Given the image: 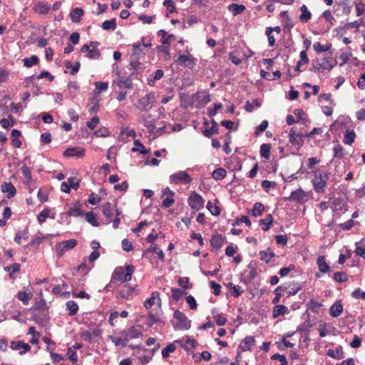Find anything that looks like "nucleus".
Instances as JSON below:
<instances>
[{"mask_svg": "<svg viewBox=\"0 0 365 365\" xmlns=\"http://www.w3.org/2000/svg\"><path fill=\"white\" fill-rule=\"evenodd\" d=\"M11 349L13 350H19V354L23 355L26 352L30 351L31 346L28 344L21 341H13L11 342Z\"/></svg>", "mask_w": 365, "mask_h": 365, "instance_id": "nucleus-12", "label": "nucleus"}, {"mask_svg": "<svg viewBox=\"0 0 365 365\" xmlns=\"http://www.w3.org/2000/svg\"><path fill=\"white\" fill-rule=\"evenodd\" d=\"M173 317L177 321V324H173L175 330H187L190 329L191 320L183 312L176 310L173 314Z\"/></svg>", "mask_w": 365, "mask_h": 365, "instance_id": "nucleus-2", "label": "nucleus"}, {"mask_svg": "<svg viewBox=\"0 0 365 365\" xmlns=\"http://www.w3.org/2000/svg\"><path fill=\"white\" fill-rule=\"evenodd\" d=\"M63 155L66 157H77L81 158L85 155V150L78 147H71L64 151Z\"/></svg>", "mask_w": 365, "mask_h": 365, "instance_id": "nucleus-11", "label": "nucleus"}, {"mask_svg": "<svg viewBox=\"0 0 365 365\" xmlns=\"http://www.w3.org/2000/svg\"><path fill=\"white\" fill-rule=\"evenodd\" d=\"M226 175L227 171L225 170V169L222 168L215 169L212 173V178L216 180H220L224 179L226 177Z\"/></svg>", "mask_w": 365, "mask_h": 365, "instance_id": "nucleus-36", "label": "nucleus"}, {"mask_svg": "<svg viewBox=\"0 0 365 365\" xmlns=\"http://www.w3.org/2000/svg\"><path fill=\"white\" fill-rule=\"evenodd\" d=\"M321 63L322 66V69L330 71L334 66L335 61L332 59L331 57H324L321 58Z\"/></svg>", "mask_w": 365, "mask_h": 365, "instance_id": "nucleus-31", "label": "nucleus"}, {"mask_svg": "<svg viewBox=\"0 0 365 365\" xmlns=\"http://www.w3.org/2000/svg\"><path fill=\"white\" fill-rule=\"evenodd\" d=\"M103 213L107 218H110L113 216V207L112 204L109 202H106L103 205Z\"/></svg>", "mask_w": 365, "mask_h": 365, "instance_id": "nucleus-47", "label": "nucleus"}, {"mask_svg": "<svg viewBox=\"0 0 365 365\" xmlns=\"http://www.w3.org/2000/svg\"><path fill=\"white\" fill-rule=\"evenodd\" d=\"M342 9V14L349 15L351 11V6L349 4L347 1H341L339 3H336L334 7V11L336 12L339 7Z\"/></svg>", "mask_w": 365, "mask_h": 365, "instance_id": "nucleus-24", "label": "nucleus"}, {"mask_svg": "<svg viewBox=\"0 0 365 365\" xmlns=\"http://www.w3.org/2000/svg\"><path fill=\"white\" fill-rule=\"evenodd\" d=\"M34 320L41 327H44L49 318L48 314V310H41L34 312Z\"/></svg>", "mask_w": 365, "mask_h": 365, "instance_id": "nucleus-9", "label": "nucleus"}, {"mask_svg": "<svg viewBox=\"0 0 365 365\" xmlns=\"http://www.w3.org/2000/svg\"><path fill=\"white\" fill-rule=\"evenodd\" d=\"M305 314L307 317V319L302 324H301L299 327H297V332H301V333L304 332L306 331V329L307 328H309L312 327V324H310V321L309 319V312L307 311H306L304 315H305Z\"/></svg>", "mask_w": 365, "mask_h": 365, "instance_id": "nucleus-53", "label": "nucleus"}, {"mask_svg": "<svg viewBox=\"0 0 365 365\" xmlns=\"http://www.w3.org/2000/svg\"><path fill=\"white\" fill-rule=\"evenodd\" d=\"M21 133L17 129L12 130L11 133V144L15 148H20L21 145V141L19 139L21 136Z\"/></svg>", "mask_w": 365, "mask_h": 365, "instance_id": "nucleus-25", "label": "nucleus"}, {"mask_svg": "<svg viewBox=\"0 0 365 365\" xmlns=\"http://www.w3.org/2000/svg\"><path fill=\"white\" fill-rule=\"evenodd\" d=\"M304 197L305 192L302 190V188H299L296 191H292L290 195L288 197H286V200L301 202L304 200Z\"/></svg>", "mask_w": 365, "mask_h": 365, "instance_id": "nucleus-14", "label": "nucleus"}, {"mask_svg": "<svg viewBox=\"0 0 365 365\" xmlns=\"http://www.w3.org/2000/svg\"><path fill=\"white\" fill-rule=\"evenodd\" d=\"M143 124L148 128L150 134H154L156 128L155 121L152 118L150 114L145 115L143 116Z\"/></svg>", "mask_w": 365, "mask_h": 365, "instance_id": "nucleus-13", "label": "nucleus"}, {"mask_svg": "<svg viewBox=\"0 0 365 365\" xmlns=\"http://www.w3.org/2000/svg\"><path fill=\"white\" fill-rule=\"evenodd\" d=\"M134 145L135 147L132 148V151H139L141 154H148L150 152V150H146L138 140L134 141Z\"/></svg>", "mask_w": 365, "mask_h": 365, "instance_id": "nucleus-45", "label": "nucleus"}, {"mask_svg": "<svg viewBox=\"0 0 365 365\" xmlns=\"http://www.w3.org/2000/svg\"><path fill=\"white\" fill-rule=\"evenodd\" d=\"M120 334L128 336L129 339H136L142 334L139 330L135 328V327H131L128 329V330L123 331Z\"/></svg>", "mask_w": 365, "mask_h": 365, "instance_id": "nucleus-27", "label": "nucleus"}, {"mask_svg": "<svg viewBox=\"0 0 365 365\" xmlns=\"http://www.w3.org/2000/svg\"><path fill=\"white\" fill-rule=\"evenodd\" d=\"M317 264L321 273H327L331 269V267L326 262V257L324 255H320L318 257L317 259Z\"/></svg>", "mask_w": 365, "mask_h": 365, "instance_id": "nucleus-15", "label": "nucleus"}, {"mask_svg": "<svg viewBox=\"0 0 365 365\" xmlns=\"http://www.w3.org/2000/svg\"><path fill=\"white\" fill-rule=\"evenodd\" d=\"M148 317L149 322L147 323V325L149 327H151L155 323L161 322L160 317H158L157 315L153 314L152 312H150L148 314Z\"/></svg>", "mask_w": 365, "mask_h": 365, "instance_id": "nucleus-60", "label": "nucleus"}, {"mask_svg": "<svg viewBox=\"0 0 365 365\" xmlns=\"http://www.w3.org/2000/svg\"><path fill=\"white\" fill-rule=\"evenodd\" d=\"M259 255L260 259L267 264L269 263L271 259L275 257V253L272 252L270 248H267L266 250L259 251Z\"/></svg>", "mask_w": 365, "mask_h": 365, "instance_id": "nucleus-21", "label": "nucleus"}, {"mask_svg": "<svg viewBox=\"0 0 365 365\" xmlns=\"http://www.w3.org/2000/svg\"><path fill=\"white\" fill-rule=\"evenodd\" d=\"M195 58H192L185 55H180L178 58L177 63L180 65H186L187 63H188V65H191L195 63Z\"/></svg>", "mask_w": 365, "mask_h": 365, "instance_id": "nucleus-44", "label": "nucleus"}, {"mask_svg": "<svg viewBox=\"0 0 365 365\" xmlns=\"http://www.w3.org/2000/svg\"><path fill=\"white\" fill-rule=\"evenodd\" d=\"M135 293V288L129 285L124 286L118 292V297L128 299Z\"/></svg>", "mask_w": 365, "mask_h": 365, "instance_id": "nucleus-20", "label": "nucleus"}, {"mask_svg": "<svg viewBox=\"0 0 365 365\" xmlns=\"http://www.w3.org/2000/svg\"><path fill=\"white\" fill-rule=\"evenodd\" d=\"M334 157L338 158H342L344 156V148L340 145L334 146Z\"/></svg>", "mask_w": 365, "mask_h": 365, "instance_id": "nucleus-62", "label": "nucleus"}, {"mask_svg": "<svg viewBox=\"0 0 365 365\" xmlns=\"http://www.w3.org/2000/svg\"><path fill=\"white\" fill-rule=\"evenodd\" d=\"M288 312V308L284 305L277 304L274 306L272 311V317L274 319L278 317L279 316L284 315Z\"/></svg>", "mask_w": 365, "mask_h": 365, "instance_id": "nucleus-28", "label": "nucleus"}, {"mask_svg": "<svg viewBox=\"0 0 365 365\" xmlns=\"http://www.w3.org/2000/svg\"><path fill=\"white\" fill-rule=\"evenodd\" d=\"M327 355L335 359H341L344 358V353L341 345H338L336 347L335 351L334 349H329L327 352Z\"/></svg>", "mask_w": 365, "mask_h": 365, "instance_id": "nucleus-17", "label": "nucleus"}, {"mask_svg": "<svg viewBox=\"0 0 365 365\" xmlns=\"http://www.w3.org/2000/svg\"><path fill=\"white\" fill-rule=\"evenodd\" d=\"M351 297L355 299H365V292L361 291L359 288H357L351 293Z\"/></svg>", "mask_w": 365, "mask_h": 365, "instance_id": "nucleus-64", "label": "nucleus"}, {"mask_svg": "<svg viewBox=\"0 0 365 365\" xmlns=\"http://www.w3.org/2000/svg\"><path fill=\"white\" fill-rule=\"evenodd\" d=\"M95 93H100L102 91H106L108 88V83L97 81L95 83Z\"/></svg>", "mask_w": 365, "mask_h": 365, "instance_id": "nucleus-50", "label": "nucleus"}, {"mask_svg": "<svg viewBox=\"0 0 365 365\" xmlns=\"http://www.w3.org/2000/svg\"><path fill=\"white\" fill-rule=\"evenodd\" d=\"M16 123V120L11 115H9V119L2 118L0 120V125L4 128H9Z\"/></svg>", "mask_w": 365, "mask_h": 365, "instance_id": "nucleus-43", "label": "nucleus"}, {"mask_svg": "<svg viewBox=\"0 0 365 365\" xmlns=\"http://www.w3.org/2000/svg\"><path fill=\"white\" fill-rule=\"evenodd\" d=\"M299 56H300L301 59H300V61H299L297 63V66L294 68L295 71H297V72L300 71V66L302 64H306V63H308V62H309V58L307 57L306 51H302L300 52Z\"/></svg>", "mask_w": 365, "mask_h": 365, "instance_id": "nucleus-35", "label": "nucleus"}, {"mask_svg": "<svg viewBox=\"0 0 365 365\" xmlns=\"http://www.w3.org/2000/svg\"><path fill=\"white\" fill-rule=\"evenodd\" d=\"M273 222V217L271 214L267 215L264 219H261L259 221V224L264 225L262 230L266 232L270 229V227Z\"/></svg>", "mask_w": 365, "mask_h": 365, "instance_id": "nucleus-26", "label": "nucleus"}, {"mask_svg": "<svg viewBox=\"0 0 365 365\" xmlns=\"http://www.w3.org/2000/svg\"><path fill=\"white\" fill-rule=\"evenodd\" d=\"M264 210V206L262 203L257 202L254 204L252 210V215L254 217H258L262 215V212Z\"/></svg>", "mask_w": 365, "mask_h": 365, "instance_id": "nucleus-34", "label": "nucleus"}, {"mask_svg": "<svg viewBox=\"0 0 365 365\" xmlns=\"http://www.w3.org/2000/svg\"><path fill=\"white\" fill-rule=\"evenodd\" d=\"M188 204L190 207L195 211H198L204 206V200L195 191H192L187 199Z\"/></svg>", "mask_w": 365, "mask_h": 365, "instance_id": "nucleus-5", "label": "nucleus"}, {"mask_svg": "<svg viewBox=\"0 0 365 365\" xmlns=\"http://www.w3.org/2000/svg\"><path fill=\"white\" fill-rule=\"evenodd\" d=\"M39 61L38 57L36 55H33L29 58H25L23 59L24 66L30 68L34 65H36Z\"/></svg>", "mask_w": 365, "mask_h": 365, "instance_id": "nucleus-37", "label": "nucleus"}, {"mask_svg": "<svg viewBox=\"0 0 365 365\" xmlns=\"http://www.w3.org/2000/svg\"><path fill=\"white\" fill-rule=\"evenodd\" d=\"M68 215L73 217H82L84 215V212L82 211L79 207H74L70 208Z\"/></svg>", "mask_w": 365, "mask_h": 365, "instance_id": "nucleus-57", "label": "nucleus"}, {"mask_svg": "<svg viewBox=\"0 0 365 365\" xmlns=\"http://www.w3.org/2000/svg\"><path fill=\"white\" fill-rule=\"evenodd\" d=\"M176 349V346L174 343L169 344L166 347H165L162 350V356L163 358H168L170 353L175 351Z\"/></svg>", "mask_w": 365, "mask_h": 365, "instance_id": "nucleus-48", "label": "nucleus"}, {"mask_svg": "<svg viewBox=\"0 0 365 365\" xmlns=\"http://www.w3.org/2000/svg\"><path fill=\"white\" fill-rule=\"evenodd\" d=\"M333 278L337 282H344L348 280V275L344 272H336L334 274Z\"/></svg>", "mask_w": 365, "mask_h": 365, "instance_id": "nucleus-51", "label": "nucleus"}, {"mask_svg": "<svg viewBox=\"0 0 365 365\" xmlns=\"http://www.w3.org/2000/svg\"><path fill=\"white\" fill-rule=\"evenodd\" d=\"M171 291L173 299L175 301H178L182 297V294H185L184 291L178 288H172Z\"/></svg>", "mask_w": 365, "mask_h": 365, "instance_id": "nucleus-63", "label": "nucleus"}, {"mask_svg": "<svg viewBox=\"0 0 365 365\" xmlns=\"http://www.w3.org/2000/svg\"><path fill=\"white\" fill-rule=\"evenodd\" d=\"M314 179L312 180L314 190L318 193L324 192V188L326 185L328 176L327 173H321L319 170L314 171Z\"/></svg>", "mask_w": 365, "mask_h": 365, "instance_id": "nucleus-3", "label": "nucleus"}, {"mask_svg": "<svg viewBox=\"0 0 365 365\" xmlns=\"http://www.w3.org/2000/svg\"><path fill=\"white\" fill-rule=\"evenodd\" d=\"M68 89L70 90V94L72 98H74L76 96V93L73 91L72 90L73 89L74 91H78L79 89V86L78 85L77 82L76 81H69L68 83Z\"/></svg>", "mask_w": 365, "mask_h": 365, "instance_id": "nucleus-61", "label": "nucleus"}, {"mask_svg": "<svg viewBox=\"0 0 365 365\" xmlns=\"http://www.w3.org/2000/svg\"><path fill=\"white\" fill-rule=\"evenodd\" d=\"M36 10L39 14L45 15L50 11V7L43 2H39L36 6Z\"/></svg>", "mask_w": 365, "mask_h": 365, "instance_id": "nucleus-41", "label": "nucleus"}, {"mask_svg": "<svg viewBox=\"0 0 365 365\" xmlns=\"http://www.w3.org/2000/svg\"><path fill=\"white\" fill-rule=\"evenodd\" d=\"M171 182L178 184L180 181H183L185 184H189L192 181V178L185 171H179L170 176Z\"/></svg>", "mask_w": 365, "mask_h": 365, "instance_id": "nucleus-7", "label": "nucleus"}, {"mask_svg": "<svg viewBox=\"0 0 365 365\" xmlns=\"http://www.w3.org/2000/svg\"><path fill=\"white\" fill-rule=\"evenodd\" d=\"M343 312V306L340 302L334 303L330 309L329 314L332 317H338Z\"/></svg>", "mask_w": 365, "mask_h": 365, "instance_id": "nucleus-19", "label": "nucleus"}, {"mask_svg": "<svg viewBox=\"0 0 365 365\" xmlns=\"http://www.w3.org/2000/svg\"><path fill=\"white\" fill-rule=\"evenodd\" d=\"M77 243L78 242L76 240L71 239L63 241L61 243L56 244V250L58 257L61 258L66 251L75 247L77 245Z\"/></svg>", "mask_w": 365, "mask_h": 365, "instance_id": "nucleus-4", "label": "nucleus"}, {"mask_svg": "<svg viewBox=\"0 0 365 365\" xmlns=\"http://www.w3.org/2000/svg\"><path fill=\"white\" fill-rule=\"evenodd\" d=\"M134 73V72L131 73L130 76L125 78L119 77L117 80H114L113 83L115 84L120 89L123 88L127 89H132L133 88V83L130 77L133 76Z\"/></svg>", "mask_w": 365, "mask_h": 365, "instance_id": "nucleus-8", "label": "nucleus"}, {"mask_svg": "<svg viewBox=\"0 0 365 365\" xmlns=\"http://www.w3.org/2000/svg\"><path fill=\"white\" fill-rule=\"evenodd\" d=\"M289 142L293 145H297L298 147V149H299L304 145V133L302 132L297 133L294 128H292L290 129V131L289 133Z\"/></svg>", "mask_w": 365, "mask_h": 365, "instance_id": "nucleus-6", "label": "nucleus"}, {"mask_svg": "<svg viewBox=\"0 0 365 365\" xmlns=\"http://www.w3.org/2000/svg\"><path fill=\"white\" fill-rule=\"evenodd\" d=\"M356 134L354 130H346L344 134V143L351 145L355 140Z\"/></svg>", "mask_w": 365, "mask_h": 365, "instance_id": "nucleus-33", "label": "nucleus"}, {"mask_svg": "<svg viewBox=\"0 0 365 365\" xmlns=\"http://www.w3.org/2000/svg\"><path fill=\"white\" fill-rule=\"evenodd\" d=\"M207 208L211 212V214L214 216H218L220 214L221 210H220V207L213 205L211 201H209L207 202Z\"/></svg>", "mask_w": 365, "mask_h": 365, "instance_id": "nucleus-49", "label": "nucleus"}, {"mask_svg": "<svg viewBox=\"0 0 365 365\" xmlns=\"http://www.w3.org/2000/svg\"><path fill=\"white\" fill-rule=\"evenodd\" d=\"M301 14L299 16V20L302 23L307 22L312 17L311 12L307 9L306 5H302L300 8Z\"/></svg>", "mask_w": 365, "mask_h": 365, "instance_id": "nucleus-29", "label": "nucleus"}, {"mask_svg": "<svg viewBox=\"0 0 365 365\" xmlns=\"http://www.w3.org/2000/svg\"><path fill=\"white\" fill-rule=\"evenodd\" d=\"M154 96H155L153 93H150L139 100L140 106L143 110H148V108L151 103V101L154 98Z\"/></svg>", "mask_w": 365, "mask_h": 365, "instance_id": "nucleus-22", "label": "nucleus"}, {"mask_svg": "<svg viewBox=\"0 0 365 365\" xmlns=\"http://www.w3.org/2000/svg\"><path fill=\"white\" fill-rule=\"evenodd\" d=\"M101 56V51L98 48L89 49L86 57L89 59H98Z\"/></svg>", "mask_w": 365, "mask_h": 365, "instance_id": "nucleus-56", "label": "nucleus"}, {"mask_svg": "<svg viewBox=\"0 0 365 365\" xmlns=\"http://www.w3.org/2000/svg\"><path fill=\"white\" fill-rule=\"evenodd\" d=\"M226 238L223 237L221 234H215L212 236L210 239V245L212 249L218 251L221 249L223 244L225 242Z\"/></svg>", "mask_w": 365, "mask_h": 365, "instance_id": "nucleus-10", "label": "nucleus"}, {"mask_svg": "<svg viewBox=\"0 0 365 365\" xmlns=\"http://www.w3.org/2000/svg\"><path fill=\"white\" fill-rule=\"evenodd\" d=\"M332 203L334 207V210H338L344 212L346 211V209H344L345 203L344 202V200L342 199L334 198Z\"/></svg>", "mask_w": 365, "mask_h": 365, "instance_id": "nucleus-54", "label": "nucleus"}, {"mask_svg": "<svg viewBox=\"0 0 365 365\" xmlns=\"http://www.w3.org/2000/svg\"><path fill=\"white\" fill-rule=\"evenodd\" d=\"M102 28L104 30H113L114 31L116 29V23L115 19H112L110 20H106L102 24Z\"/></svg>", "mask_w": 365, "mask_h": 365, "instance_id": "nucleus-46", "label": "nucleus"}, {"mask_svg": "<svg viewBox=\"0 0 365 365\" xmlns=\"http://www.w3.org/2000/svg\"><path fill=\"white\" fill-rule=\"evenodd\" d=\"M155 295L156 296H158L159 294L158 292H153L152 294H151V297L146 299L145 303H144V307H145L146 309H150L153 305L155 304Z\"/></svg>", "mask_w": 365, "mask_h": 365, "instance_id": "nucleus-55", "label": "nucleus"}, {"mask_svg": "<svg viewBox=\"0 0 365 365\" xmlns=\"http://www.w3.org/2000/svg\"><path fill=\"white\" fill-rule=\"evenodd\" d=\"M84 215L86 216V221L91 224L93 227H98L99 223L96 220V215L93 212H88L86 213H84Z\"/></svg>", "mask_w": 365, "mask_h": 365, "instance_id": "nucleus-39", "label": "nucleus"}, {"mask_svg": "<svg viewBox=\"0 0 365 365\" xmlns=\"http://www.w3.org/2000/svg\"><path fill=\"white\" fill-rule=\"evenodd\" d=\"M228 10L232 13L233 16H237L245 10V6L242 4H232L228 6Z\"/></svg>", "mask_w": 365, "mask_h": 365, "instance_id": "nucleus-30", "label": "nucleus"}, {"mask_svg": "<svg viewBox=\"0 0 365 365\" xmlns=\"http://www.w3.org/2000/svg\"><path fill=\"white\" fill-rule=\"evenodd\" d=\"M134 270L135 267L131 264L125 267H116L111 275L112 282H115L116 281L128 282L130 281Z\"/></svg>", "mask_w": 365, "mask_h": 365, "instance_id": "nucleus-1", "label": "nucleus"}, {"mask_svg": "<svg viewBox=\"0 0 365 365\" xmlns=\"http://www.w3.org/2000/svg\"><path fill=\"white\" fill-rule=\"evenodd\" d=\"M84 14V11L81 8H76L71 10L70 13V18L74 23H78L81 20V17Z\"/></svg>", "mask_w": 365, "mask_h": 365, "instance_id": "nucleus-23", "label": "nucleus"}, {"mask_svg": "<svg viewBox=\"0 0 365 365\" xmlns=\"http://www.w3.org/2000/svg\"><path fill=\"white\" fill-rule=\"evenodd\" d=\"M271 145L268 143H264L260 146V156L262 158L268 159L270 156Z\"/></svg>", "mask_w": 365, "mask_h": 365, "instance_id": "nucleus-40", "label": "nucleus"}, {"mask_svg": "<svg viewBox=\"0 0 365 365\" xmlns=\"http://www.w3.org/2000/svg\"><path fill=\"white\" fill-rule=\"evenodd\" d=\"M51 211L48 208L43 209L37 217L39 223L43 222L47 217H48Z\"/></svg>", "mask_w": 365, "mask_h": 365, "instance_id": "nucleus-58", "label": "nucleus"}, {"mask_svg": "<svg viewBox=\"0 0 365 365\" xmlns=\"http://www.w3.org/2000/svg\"><path fill=\"white\" fill-rule=\"evenodd\" d=\"M1 191L3 192L8 193L7 194L8 198L13 197L16 193V190L11 182H4L1 185Z\"/></svg>", "mask_w": 365, "mask_h": 365, "instance_id": "nucleus-18", "label": "nucleus"}, {"mask_svg": "<svg viewBox=\"0 0 365 365\" xmlns=\"http://www.w3.org/2000/svg\"><path fill=\"white\" fill-rule=\"evenodd\" d=\"M211 128H206L205 130L203 131V135L208 138H210L213 134H218L219 133V126L218 123L214 120H211Z\"/></svg>", "mask_w": 365, "mask_h": 365, "instance_id": "nucleus-16", "label": "nucleus"}, {"mask_svg": "<svg viewBox=\"0 0 365 365\" xmlns=\"http://www.w3.org/2000/svg\"><path fill=\"white\" fill-rule=\"evenodd\" d=\"M66 304L67 309L69 310V316H73L78 312V306L74 301H68Z\"/></svg>", "mask_w": 365, "mask_h": 365, "instance_id": "nucleus-42", "label": "nucleus"}, {"mask_svg": "<svg viewBox=\"0 0 365 365\" xmlns=\"http://www.w3.org/2000/svg\"><path fill=\"white\" fill-rule=\"evenodd\" d=\"M241 222H244L248 227L251 226V221H250V220L248 218L247 216H245V215H242L241 217L237 218L234 221V222H232V225L233 226H235L237 225H239Z\"/></svg>", "mask_w": 365, "mask_h": 365, "instance_id": "nucleus-59", "label": "nucleus"}, {"mask_svg": "<svg viewBox=\"0 0 365 365\" xmlns=\"http://www.w3.org/2000/svg\"><path fill=\"white\" fill-rule=\"evenodd\" d=\"M33 294L27 293L25 291H19L17 293V299L23 302L24 304H28L29 300L31 299Z\"/></svg>", "mask_w": 365, "mask_h": 365, "instance_id": "nucleus-38", "label": "nucleus"}, {"mask_svg": "<svg viewBox=\"0 0 365 365\" xmlns=\"http://www.w3.org/2000/svg\"><path fill=\"white\" fill-rule=\"evenodd\" d=\"M48 307L44 299L40 298L39 300H36L35 305L31 308V310L34 312L41 311V310H48Z\"/></svg>", "mask_w": 365, "mask_h": 365, "instance_id": "nucleus-32", "label": "nucleus"}, {"mask_svg": "<svg viewBox=\"0 0 365 365\" xmlns=\"http://www.w3.org/2000/svg\"><path fill=\"white\" fill-rule=\"evenodd\" d=\"M29 235L28 229H24L22 232H19L16 234L14 241L18 244H21V239L29 238Z\"/></svg>", "mask_w": 365, "mask_h": 365, "instance_id": "nucleus-52", "label": "nucleus"}]
</instances>
